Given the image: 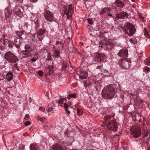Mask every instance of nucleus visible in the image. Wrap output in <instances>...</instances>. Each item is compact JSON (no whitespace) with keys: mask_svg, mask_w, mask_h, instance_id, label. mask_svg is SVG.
<instances>
[{"mask_svg":"<svg viewBox=\"0 0 150 150\" xmlns=\"http://www.w3.org/2000/svg\"><path fill=\"white\" fill-rule=\"evenodd\" d=\"M39 110H41L43 112H44L45 110V109L44 108H43L42 107H40L39 108Z\"/></svg>","mask_w":150,"mask_h":150,"instance_id":"obj_44","label":"nucleus"},{"mask_svg":"<svg viewBox=\"0 0 150 150\" xmlns=\"http://www.w3.org/2000/svg\"><path fill=\"white\" fill-rule=\"evenodd\" d=\"M38 74L39 76L42 77L43 75V71L42 70H39L38 71Z\"/></svg>","mask_w":150,"mask_h":150,"instance_id":"obj_38","label":"nucleus"},{"mask_svg":"<svg viewBox=\"0 0 150 150\" xmlns=\"http://www.w3.org/2000/svg\"><path fill=\"white\" fill-rule=\"evenodd\" d=\"M20 3H22L23 2V0H17Z\"/></svg>","mask_w":150,"mask_h":150,"instance_id":"obj_51","label":"nucleus"},{"mask_svg":"<svg viewBox=\"0 0 150 150\" xmlns=\"http://www.w3.org/2000/svg\"><path fill=\"white\" fill-rule=\"evenodd\" d=\"M73 11V6L70 4L68 6V8L65 9L64 11V14L67 16L68 19H71L72 16V13Z\"/></svg>","mask_w":150,"mask_h":150,"instance_id":"obj_7","label":"nucleus"},{"mask_svg":"<svg viewBox=\"0 0 150 150\" xmlns=\"http://www.w3.org/2000/svg\"><path fill=\"white\" fill-rule=\"evenodd\" d=\"M144 35L146 38H148L150 39V36L146 29L145 28L144 30Z\"/></svg>","mask_w":150,"mask_h":150,"instance_id":"obj_31","label":"nucleus"},{"mask_svg":"<svg viewBox=\"0 0 150 150\" xmlns=\"http://www.w3.org/2000/svg\"><path fill=\"white\" fill-rule=\"evenodd\" d=\"M51 148L52 150H67L66 148L63 147L61 145L58 144L53 145Z\"/></svg>","mask_w":150,"mask_h":150,"instance_id":"obj_14","label":"nucleus"},{"mask_svg":"<svg viewBox=\"0 0 150 150\" xmlns=\"http://www.w3.org/2000/svg\"><path fill=\"white\" fill-rule=\"evenodd\" d=\"M45 18L48 21L51 22L53 20L54 16L52 13L49 11H46L45 13Z\"/></svg>","mask_w":150,"mask_h":150,"instance_id":"obj_10","label":"nucleus"},{"mask_svg":"<svg viewBox=\"0 0 150 150\" xmlns=\"http://www.w3.org/2000/svg\"><path fill=\"white\" fill-rule=\"evenodd\" d=\"M29 118V115L28 114H26L25 115V117L24 118V119L25 120H27Z\"/></svg>","mask_w":150,"mask_h":150,"instance_id":"obj_45","label":"nucleus"},{"mask_svg":"<svg viewBox=\"0 0 150 150\" xmlns=\"http://www.w3.org/2000/svg\"><path fill=\"white\" fill-rule=\"evenodd\" d=\"M4 58L7 61L11 63H15L18 61L17 58L10 51L8 52L5 53Z\"/></svg>","mask_w":150,"mask_h":150,"instance_id":"obj_3","label":"nucleus"},{"mask_svg":"<svg viewBox=\"0 0 150 150\" xmlns=\"http://www.w3.org/2000/svg\"><path fill=\"white\" fill-rule=\"evenodd\" d=\"M37 36V38L40 41H42L45 36V35H42L37 33H35L32 35V36L35 37V36Z\"/></svg>","mask_w":150,"mask_h":150,"instance_id":"obj_22","label":"nucleus"},{"mask_svg":"<svg viewBox=\"0 0 150 150\" xmlns=\"http://www.w3.org/2000/svg\"><path fill=\"white\" fill-rule=\"evenodd\" d=\"M148 136V134L147 133H146L144 135V137H146Z\"/></svg>","mask_w":150,"mask_h":150,"instance_id":"obj_52","label":"nucleus"},{"mask_svg":"<svg viewBox=\"0 0 150 150\" xmlns=\"http://www.w3.org/2000/svg\"><path fill=\"white\" fill-rule=\"evenodd\" d=\"M130 98L131 100L133 99V100H134V101H135L137 99V96L134 95H132V96Z\"/></svg>","mask_w":150,"mask_h":150,"instance_id":"obj_41","label":"nucleus"},{"mask_svg":"<svg viewBox=\"0 0 150 150\" xmlns=\"http://www.w3.org/2000/svg\"><path fill=\"white\" fill-rule=\"evenodd\" d=\"M131 0L132 2H134L135 1V0Z\"/></svg>","mask_w":150,"mask_h":150,"instance_id":"obj_55","label":"nucleus"},{"mask_svg":"<svg viewBox=\"0 0 150 150\" xmlns=\"http://www.w3.org/2000/svg\"><path fill=\"white\" fill-rule=\"evenodd\" d=\"M106 58V56L103 53H97L93 58L94 60L96 62H101L104 60Z\"/></svg>","mask_w":150,"mask_h":150,"instance_id":"obj_9","label":"nucleus"},{"mask_svg":"<svg viewBox=\"0 0 150 150\" xmlns=\"http://www.w3.org/2000/svg\"><path fill=\"white\" fill-rule=\"evenodd\" d=\"M52 109H53V108H52V107L48 109L47 111L48 112H50L52 110Z\"/></svg>","mask_w":150,"mask_h":150,"instance_id":"obj_48","label":"nucleus"},{"mask_svg":"<svg viewBox=\"0 0 150 150\" xmlns=\"http://www.w3.org/2000/svg\"><path fill=\"white\" fill-rule=\"evenodd\" d=\"M114 43L111 41H108L106 43V47L108 50H111L113 47Z\"/></svg>","mask_w":150,"mask_h":150,"instance_id":"obj_23","label":"nucleus"},{"mask_svg":"<svg viewBox=\"0 0 150 150\" xmlns=\"http://www.w3.org/2000/svg\"><path fill=\"white\" fill-rule=\"evenodd\" d=\"M111 118V116L110 115H106L104 117V119L106 121L110 120Z\"/></svg>","mask_w":150,"mask_h":150,"instance_id":"obj_34","label":"nucleus"},{"mask_svg":"<svg viewBox=\"0 0 150 150\" xmlns=\"http://www.w3.org/2000/svg\"><path fill=\"white\" fill-rule=\"evenodd\" d=\"M115 3L118 6L122 7L124 6V4L122 1L119 0H116Z\"/></svg>","mask_w":150,"mask_h":150,"instance_id":"obj_29","label":"nucleus"},{"mask_svg":"<svg viewBox=\"0 0 150 150\" xmlns=\"http://www.w3.org/2000/svg\"><path fill=\"white\" fill-rule=\"evenodd\" d=\"M124 32L129 36L134 35L136 32V29L132 24L127 23L126 24L123 28Z\"/></svg>","mask_w":150,"mask_h":150,"instance_id":"obj_2","label":"nucleus"},{"mask_svg":"<svg viewBox=\"0 0 150 150\" xmlns=\"http://www.w3.org/2000/svg\"><path fill=\"white\" fill-rule=\"evenodd\" d=\"M148 150H150V148Z\"/></svg>","mask_w":150,"mask_h":150,"instance_id":"obj_57","label":"nucleus"},{"mask_svg":"<svg viewBox=\"0 0 150 150\" xmlns=\"http://www.w3.org/2000/svg\"><path fill=\"white\" fill-rule=\"evenodd\" d=\"M11 11L10 10L9 8L8 7L6 8L5 9V17L6 18L9 17L11 16Z\"/></svg>","mask_w":150,"mask_h":150,"instance_id":"obj_20","label":"nucleus"},{"mask_svg":"<svg viewBox=\"0 0 150 150\" xmlns=\"http://www.w3.org/2000/svg\"><path fill=\"white\" fill-rule=\"evenodd\" d=\"M76 97V95L75 94H71L69 95L67 98L68 100H69L71 98H75Z\"/></svg>","mask_w":150,"mask_h":150,"instance_id":"obj_33","label":"nucleus"},{"mask_svg":"<svg viewBox=\"0 0 150 150\" xmlns=\"http://www.w3.org/2000/svg\"><path fill=\"white\" fill-rule=\"evenodd\" d=\"M83 112L82 110L79 108L77 109V114L78 116H80L82 115Z\"/></svg>","mask_w":150,"mask_h":150,"instance_id":"obj_32","label":"nucleus"},{"mask_svg":"<svg viewBox=\"0 0 150 150\" xmlns=\"http://www.w3.org/2000/svg\"><path fill=\"white\" fill-rule=\"evenodd\" d=\"M38 120H40L42 123H43L45 122V121L46 120V119L44 118H41L39 117H38Z\"/></svg>","mask_w":150,"mask_h":150,"instance_id":"obj_39","label":"nucleus"},{"mask_svg":"<svg viewBox=\"0 0 150 150\" xmlns=\"http://www.w3.org/2000/svg\"><path fill=\"white\" fill-rule=\"evenodd\" d=\"M31 2L33 3L37 2L38 0H29Z\"/></svg>","mask_w":150,"mask_h":150,"instance_id":"obj_49","label":"nucleus"},{"mask_svg":"<svg viewBox=\"0 0 150 150\" xmlns=\"http://www.w3.org/2000/svg\"><path fill=\"white\" fill-rule=\"evenodd\" d=\"M79 77L81 80L86 79L88 77V73L84 71H81L79 75Z\"/></svg>","mask_w":150,"mask_h":150,"instance_id":"obj_17","label":"nucleus"},{"mask_svg":"<svg viewBox=\"0 0 150 150\" xmlns=\"http://www.w3.org/2000/svg\"><path fill=\"white\" fill-rule=\"evenodd\" d=\"M5 35H4L0 39V44L1 43L3 44V45L5 46H8L9 48H12L13 47V42L8 39H5Z\"/></svg>","mask_w":150,"mask_h":150,"instance_id":"obj_5","label":"nucleus"},{"mask_svg":"<svg viewBox=\"0 0 150 150\" xmlns=\"http://www.w3.org/2000/svg\"><path fill=\"white\" fill-rule=\"evenodd\" d=\"M14 42L15 43L16 47L18 48H19L21 44V42H20V40L18 39H17L16 38L14 40Z\"/></svg>","mask_w":150,"mask_h":150,"instance_id":"obj_24","label":"nucleus"},{"mask_svg":"<svg viewBox=\"0 0 150 150\" xmlns=\"http://www.w3.org/2000/svg\"><path fill=\"white\" fill-rule=\"evenodd\" d=\"M88 22L90 25H92L93 23V20L91 18H88L87 19Z\"/></svg>","mask_w":150,"mask_h":150,"instance_id":"obj_37","label":"nucleus"},{"mask_svg":"<svg viewBox=\"0 0 150 150\" xmlns=\"http://www.w3.org/2000/svg\"><path fill=\"white\" fill-rule=\"evenodd\" d=\"M116 17L118 19L127 18L128 16V14L125 12H122L119 13L116 15Z\"/></svg>","mask_w":150,"mask_h":150,"instance_id":"obj_12","label":"nucleus"},{"mask_svg":"<svg viewBox=\"0 0 150 150\" xmlns=\"http://www.w3.org/2000/svg\"><path fill=\"white\" fill-rule=\"evenodd\" d=\"M150 71V68L149 67H146L145 68V70H144V72H145V73L146 74L148 72Z\"/></svg>","mask_w":150,"mask_h":150,"instance_id":"obj_40","label":"nucleus"},{"mask_svg":"<svg viewBox=\"0 0 150 150\" xmlns=\"http://www.w3.org/2000/svg\"><path fill=\"white\" fill-rule=\"evenodd\" d=\"M25 51L23 52V54L25 56L24 57H29L31 56L30 55V52L32 51V49L30 45L29 44H26L25 46Z\"/></svg>","mask_w":150,"mask_h":150,"instance_id":"obj_8","label":"nucleus"},{"mask_svg":"<svg viewBox=\"0 0 150 150\" xmlns=\"http://www.w3.org/2000/svg\"><path fill=\"white\" fill-rule=\"evenodd\" d=\"M47 31L44 29H39L37 33L41 34L42 35H44Z\"/></svg>","mask_w":150,"mask_h":150,"instance_id":"obj_27","label":"nucleus"},{"mask_svg":"<svg viewBox=\"0 0 150 150\" xmlns=\"http://www.w3.org/2000/svg\"><path fill=\"white\" fill-rule=\"evenodd\" d=\"M145 64L146 65H150V58H147L145 60Z\"/></svg>","mask_w":150,"mask_h":150,"instance_id":"obj_36","label":"nucleus"},{"mask_svg":"<svg viewBox=\"0 0 150 150\" xmlns=\"http://www.w3.org/2000/svg\"><path fill=\"white\" fill-rule=\"evenodd\" d=\"M60 51L55 50L53 51L52 57L54 59H58L60 57Z\"/></svg>","mask_w":150,"mask_h":150,"instance_id":"obj_18","label":"nucleus"},{"mask_svg":"<svg viewBox=\"0 0 150 150\" xmlns=\"http://www.w3.org/2000/svg\"><path fill=\"white\" fill-rule=\"evenodd\" d=\"M13 74L11 71H8L6 75V78L8 81H10L13 79Z\"/></svg>","mask_w":150,"mask_h":150,"instance_id":"obj_21","label":"nucleus"},{"mask_svg":"<svg viewBox=\"0 0 150 150\" xmlns=\"http://www.w3.org/2000/svg\"><path fill=\"white\" fill-rule=\"evenodd\" d=\"M116 91L112 85H109L105 87L102 90V98L105 99H111L117 97L116 94Z\"/></svg>","mask_w":150,"mask_h":150,"instance_id":"obj_1","label":"nucleus"},{"mask_svg":"<svg viewBox=\"0 0 150 150\" xmlns=\"http://www.w3.org/2000/svg\"><path fill=\"white\" fill-rule=\"evenodd\" d=\"M64 102L63 99L62 98H61L58 101V103L62 104Z\"/></svg>","mask_w":150,"mask_h":150,"instance_id":"obj_42","label":"nucleus"},{"mask_svg":"<svg viewBox=\"0 0 150 150\" xmlns=\"http://www.w3.org/2000/svg\"><path fill=\"white\" fill-rule=\"evenodd\" d=\"M71 150H76V149H72Z\"/></svg>","mask_w":150,"mask_h":150,"instance_id":"obj_56","label":"nucleus"},{"mask_svg":"<svg viewBox=\"0 0 150 150\" xmlns=\"http://www.w3.org/2000/svg\"><path fill=\"white\" fill-rule=\"evenodd\" d=\"M130 41L131 42L134 43H135L136 42L135 38H132L129 39Z\"/></svg>","mask_w":150,"mask_h":150,"instance_id":"obj_43","label":"nucleus"},{"mask_svg":"<svg viewBox=\"0 0 150 150\" xmlns=\"http://www.w3.org/2000/svg\"><path fill=\"white\" fill-rule=\"evenodd\" d=\"M84 85L86 87L87 86H90L91 84V82L89 80H87L83 82Z\"/></svg>","mask_w":150,"mask_h":150,"instance_id":"obj_28","label":"nucleus"},{"mask_svg":"<svg viewBox=\"0 0 150 150\" xmlns=\"http://www.w3.org/2000/svg\"><path fill=\"white\" fill-rule=\"evenodd\" d=\"M132 133L134 138H138L141 135V131L139 128H136L133 131Z\"/></svg>","mask_w":150,"mask_h":150,"instance_id":"obj_15","label":"nucleus"},{"mask_svg":"<svg viewBox=\"0 0 150 150\" xmlns=\"http://www.w3.org/2000/svg\"><path fill=\"white\" fill-rule=\"evenodd\" d=\"M60 44H61V42L59 41H57V42L55 43V45H57Z\"/></svg>","mask_w":150,"mask_h":150,"instance_id":"obj_50","label":"nucleus"},{"mask_svg":"<svg viewBox=\"0 0 150 150\" xmlns=\"http://www.w3.org/2000/svg\"><path fill=\"white\" fill-rule=\"evenodd\" d=\"M14 67L16 68L18 70H19L18 67L17 66V64L16 63L14 65Z\"/></svg>","mask_w":150,"mask_h":150,"instance_id":"obj_47","label":"nucleus"},{"mask_svg":"<svg viewBox=\"0 0 150 150\" xmlns=\"http://www.w3.org/2000/svg\"><path fill=\"white\" fill-rule=\"evenodd\" d=\"M110 8H104L102 9L101 11L100 12V14H104L105 15H108L109 16H112V14L110 12Z\"/></svg>","mask_w":150,"mask_h":150,"instance_id":"obj_13","label":"nucleus"},{"mask_svg":"<svg viewBox=\"0 0 150 150\" xmlns=\"http://www.w3.org/2000/svg\"><path fill=\"white\" fill-rule=\"evenodd\" d=\"M86 150H95L93 149H86Z\"/></svg>","mask_w":150,"mask_h":150,"instance_id":"obj_54","label":"nucleus"},{"mask_svg":"<svg viewBox=\"0 0 150 150\" xmlns=\"http://www.w3.org/2000/svg\"><path fill=\"white\" fill-rule=\"evenodd\" d=\"M38 55L37 54H36L34 56V57L31 59V61L33 62H35L36 61V60L38 59Z\"/></svg>","mask_w":150,"mask_h":150,"instance_id":"obj_35","label":"nucleus"},{"mask_svg":"<svg viewBox=\"0 0 150 150\" xmlns=\"http://www.w3.org/2000/svg\"><path fill=\"white\" fill-rule=\"evenodd\" d=\"M47 69L49 70L48 73L50 74L51 73H52L54 69V66L52 65H50L47 67Z\"/></svg>","mask_w":150,"mask_h":150,"instance_id":"obj_26","label":"nucleus"},{"mask_svg":"<svg viewBox=\"0 0 150 150\" xmlns=\"http://www.w3.org/2000/svg\"><path fill=\"white\" fill-rule=\"evenodd\" d=\"M16 34L19 37L22 38H25L26 37V32L24 31H22L21 32L17 31Z\"/></svg>","mask_w":150,"mask_h":150,"instance_id":"obj_19","label":"nucleus"},{"mask_svg":"<svg viewBox=\"0 0 150 150\" xmlns=\"http://www.w3.org/2000/svg\"><path fill=\"white\" fill-rule=\"evenodd\" d=\"M49 56H50L49 57H50V58H49V59H47V60H50V59L52 58L51 57V56H50V55H49Z\"/></svg>","mask_w":150,"mask_h":150,"instance_id":"obj_53","label":"nucleus"},{"mask_svg":"<svg viewBox=\"0 0 150 150\" xmlns=\"http://www.w3.org/2000/svg\"><path fill=\"white\" fill-rule=\"evenodd\" d=\"M96 81H94V83H96Z\"/></svg>","mask_w":150,"mask_h":150,"instance_id":"obj_58","label":"nucleus"},{"mask_svg":"<svg viewBox=\"0 0 150 150\" xmlns=\"http://www.w3.org/2000/svg\"><path fill=\"white\" fill-rule=\"evenodd\" d=\"M119 65L120 67L123 69H127L130 67L131 60L127 59L125 58L121 59L119 60Z\"/></svg>","mask_w":150,"mask_h":150,"instance_id":"obj_4","label":"nucleus"},{"mask_svg":"<svg viewBox=\"0 0 150 150\" xmlns=\"http://www.w3.org/2000/svg\"><path fill=\"white\" fill-rule=\"evenodd\" d=\"M13 13L16 15L21 16L22 15V13L20 9V7L16 6L15 7L13 11Z\"/></svg>","mask_w":150,"mask_h":150,"instance_id":"obj_16","label":"nucleus"},{"mask_svg":"<svg viewBox=\"0 0 150 150\" xmlns=\"http://www.w3.org/2000/svg\"><path fill=\"white\" fill-rule=\"evenodd\" d=\"M128 50L126 48H123L120 50L118 54V56L125 59L128 57Z\"/></svg>","mask_w":150,"mask_h":150,"instance_id":"obj_11","label":"nucleus"},{"mask_svg":"<svg viewBox=\"0 0 150 150\" xmlns=\"http://www.w3.org/2000/svg\"><path fill=\"white\" fill-rule=\"evenodd\" d=\"M30 150H40L38 146L35 144H32L30 146Z\"/></svg>","mask_w":150,"mask_h":150,"instance_id":"obj_25","label":"nucleus"},{"mask_svg":"<svg viewBox=\"0 0 150 150\" xmlns=\"http://www.w3.org/2000/svg\"><path fill=\"white\" fill-rule=\"evenodd\" d=\"M64 107L65 108L67 113L68 115H69L70 113V112L67 109V108L68 107V105H67L66 103H64Z\"/></svg>","mask_w":150,"mask_h":150,"instance_id":"obj_30","label":"nucleus"},{"mask_svg":"<svg viewBox=\"0 0 150 150\" xmlns=\"http://www.w3.org/2000/svg\"><path fill=\"white\" fill-rule=\"evenodd\" d=\"M107 128L113 131H116L118 129L117 122L115 121L111 120L107 125Z\"/></svg>","mask_w":150,"mask_h":150,"instance_id":"obj_6","label":"nucleus"},{"mask_svg":"<svg viewBox=\"0 0 150 150\" xmlns=\"http://www.w3.org/2000/svg\"><path fill=\"white\" fill-rule=\"evenodd\" d=\"M30 124L31 123L30 122L27 121V122L25 123V126H27L30 125Z\"/></svg>","mask_w":150,"mask_h":150,"instance_id":"obj_46","label":"nucleus"}]
</instances>
